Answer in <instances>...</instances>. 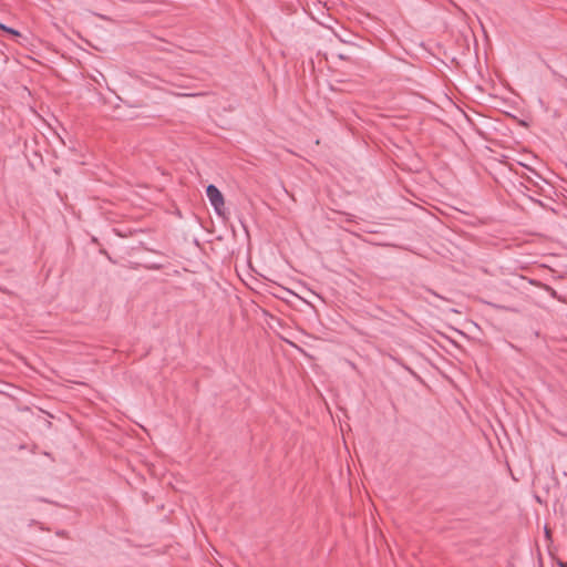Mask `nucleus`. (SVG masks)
<instances>
[{"label": "nucleus", "instance_id": "obj_1", "mask_svg": "<svg viewBox=\"0 0 567 567\" xmlns=\"http://www.w3.org/2000/svg\"><path fill=\"white\" fill-rule=\"evenodd\" d=\"M206 195L216 214L223 216L225 214V199L221 192L215 185L210 184L206 187Z\"/></svg>", "mask_w": 567, "mask_h": 567}, {"label": "nucleus", "instance_id": "obj_3", "mask_svg": "<svg viewBox=\"0 0 567 567\" xmlns=\"http://www.w3.org/2000/svg\"><path fill=\"white\" fill-rule=\"evenodd\" d=\"M55 534H56V536L62 537V538H70L69 533L64 529L58 530Z\"/></svg>", "mask_w": 567, "mask_h": 567}, {"label": "nucleus", "instance_id": "obj_4", "mask_svg": "<svg viewBox=\"0 0 567 567\" xmlns=\"http://www.w3.org/2000/svg\"><path fill=\"white\" fill-rule=\"evenodd\" d=\"M6 32H8L10 34H13V35H17V37L20 35L19 31H17V30H14V29H12L10 27L6 28Z\"/></svg>", "mask_w": 567, "mask_h": 567}, {"label": "nucleus", "instance_id": "obj_5", "mask_svg": "<svg viewBox=\"0 0 567 567\" xmlns=\"http://www.w3.org/2000/svg\"><path fill=\"white\" fill-rule=\"evenodd\" d=\"M558 565H559L560 567H567V563H561V561H560V563H558Z\"/></svg>", "mask_w": 567, "mask_h": 567}, {"label": "nucleus", "instance_id": "obj_6", "mask_svg": "<svg viewBox=\"0 0 567 567\" xmlns=\"http://www.w3.org/2000/svg\"><path fill=\"white\" fill-rule=\"evenodd\" d=\"M6 28H7L6 25L0 24V29H2L3 31H6Z\"/></svg>", "mask_w": 567, "mask_h": 567}, {"label": "nucleus", "instance_id": "obj_2", "mask_svg": "<svg viewBox=\"0 0 567 567\" xmlns=\"http://www.w3.org/2000/svg\"><path fill=\"white\" fill-rule=\"evenodd\" d=\"M178 96H203L206 93H177Z\"/></svg>", "mask_w": 567, "mask_h": 567}]
</instances>
